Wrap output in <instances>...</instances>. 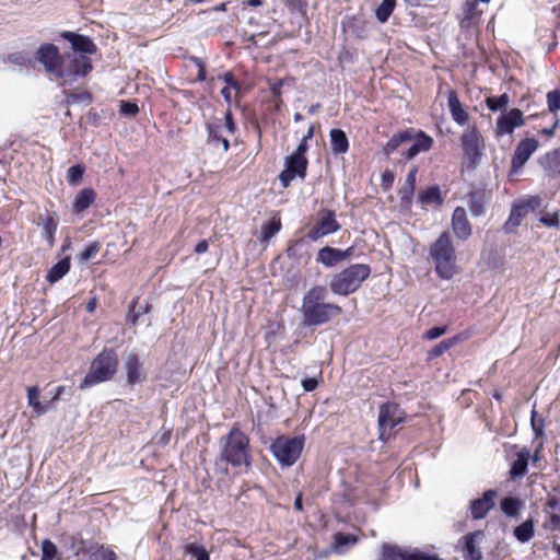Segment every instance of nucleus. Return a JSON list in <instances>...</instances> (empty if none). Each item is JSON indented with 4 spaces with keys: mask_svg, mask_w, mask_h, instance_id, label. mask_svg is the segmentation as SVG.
Segmentation results:
<instances>
[{
    "mask_svg": "<svg viewBox=\"0 0 560 560\" xmlns=\"http://www.w3.org/2000/svg\"><path fill=\"white\" fill-rule=\"evenodd\" d=\"M39 397V388L37 386H32L27 388V401L28 405L32 407L33 411L36 415H44L50 410V406L43 404L38 399Z\"/></svg>",
    "mask_w": 560,
    "mask_h": 560,
    "instance_id": "72a5a7b5",
    "label": "nucleus"
},
{
    "mask_svg": "<svg viewBox=\"0 0 560 560\" xmlns=\"http://www.w3.org/2000/svg\"><path fill=\"white\" fill-rule=\"evenodd\" d=\"M408 560H443L438 555L420 551L418 549H408Z\"/></svg>",
    "mask_w": 560,
    "mask_h": 560,
    "instance_id": "3c124183",
    "label": "nucleus"
},
{
    "mask_svg": "<svg viewBox=\"0 0 560 560\" xmlns=\"http://www.w3.org/2000/svg\"><path fill=\"white\" fill-rule=\"evenodd\" d=\"M460 144L464 155L468 161V166L476 167L480 162L485 150V142L481 133L476 127L467 128L460 136Z\"/></svg>",
    "mask_w": 560,
    "mask_h": 560,
    "instance_id": "1a4fd4ad",
    "label": "nucleus"
},
{
    "mask_svg": "<svg viewBox=\"0 0 560 560\" xmlns=\"http://www.w3.org/2000/svg\"><path fill=\"white\" fill-rule=\"evenodd\" d=\"M429 256L434 265V271L444 280H450L457 272L456 249L448 232H442L429 248Z\"/></svg>",
    "mask_w": 560,
    "mask_h": 560,
    "instance_id": "7ed1b4c3",
    "label": "nucleus"
},
{
    "mask_svg": "<svg viewBox=\"0 0 560 560\" xmlns=\"http://www.w3.org/2000/svg\"><path fill=\"white\" fill-rule=\"evenodd\" d=\"M92 97L91 94L86 91L82 92H71L67 96L68 104H77V103H85L89 104Z\"/></svg>",
    "mask_w": 560,
    "mask_h": 560,
    "instance_id": "603ef678",
    "label": "nucleus"
},
{
    "mask_svg": "<svg viewBox=\"0 0 560 560\" xmlns=\"http://www.w3.org/2000/svg\"><path fill=\"white\" fill-rule=\"evenodd\" d=\"M207 131H208V140L213 143H219V140H221V126L218 124H208L207 125Z\"/></svg>",
    "mask_w": 560,
    "mask_h": 560,
    "instance_id": "4d7b16f0",
    "label": "nucleus"
},
{
    "mask_svg": "<svg viewBox=\"0 0 560 560\" xmlns=\"http://www.w3.org/2000/svg\"><path fill=\"white\" fill-rule=\"evenodd\" d=\"M483 537L482 530H475L463 537L464 560H482V551L477 547L476 539Z\"/></svg>",
    "mask_w": 560,
    "mask_h": 560,
    "instance_id": "aec40b11",
    "label": "nucleus"
},
{
    "mask_svg": "<svg viewBox=\"0 0 560 560\" xmlns=\"http://www.w3.org/2000/svg\"><path fill=\"white\" fill-rule=\"evenodd\" d=\"M304 442V435H281L271 442L270 452L282 467H291L300 458Z\"/></svg>",
    "mask_w": 560,
    "mask_h": 560,
    "instance_id": "423d86ee",
    "label": "nucleus"
},
{
    "mask_svg": "<svg viewBox=\"0 0 560 560\" xmlns=\"http://www.w3.org/2000/svg\"><path fill=\"white\" fill-rule=\"evenodd\" d=\"M8 59L10 62L20 67H28L32 63L31 57L28 56V54L24 51H16L10 54Z\"/></svg>",
    "mask_w": 560,
    "mask_h": 560,
    "instance_id": "8fccbe9b",
    "label": "nucleus"
},
{
    "mask_svg": "<svg viewBox=\"0 0 560 560\" xmlns=\"http://www.w3.org/2000/svg\"><path fill=\"white\" fill-rule=\"evenodd\" d=\"M93 69L90 57L81 54L71 52L65 57L62 66V78H59L60 85L67 86L75 82L79 78L86 77Z\"/></svg>",
    "mask_w": 560,
    "mask_h": 560,
    "instance_id": "0eeeda50",
    "label": "nucleus"
},
{
    "mask_svg": "<svg viewBox=\"0 0 560 560\" xmlns=\"http://www.w3.org/2000/svg\"><path fill=\"white\" fill-rule=\"evenodd\" d=\"M396 0H382L375 9V18L380 23H386L396 8Z\"/></svg>",
    "mask_w": 560,
    "mask_h": 560,
    "instance_id": "f704fd0d",
    "label": "nucleus"
},
{
    "mask_svg": "<svg viewBox=\"0 0 560 560\" xmlns=\"http://www.w3.org/2000/svg\"><path fill=\"white\" fill-rule=\"evenodd\" d=\"M539 164L548 177H556L560 174V148L555 149L539 159Z\"/></svg>",
    "mask_w": 560,
    "mask_h": 560,
    "instance_id": "5701e85b",
    "label": "nucleus"
},
{
    "mask_svg": "<svg viewBox=\"0 0 560 560\" xmlns=\"http://www.w3.org/2000/svg\"><path fill=\"white\" fill-rule=\"evenodd\" d=\"M452 230L455 236L460 241H466L471 235V224L468 221L466 210L463 207H456L453 211Z\"/></svg>",
    "mask_w": 560,
    "mask_h": 560,
    "instance_id": "a211bd4d",
    "label": "nucleus"
},
{
    "mask_svg": "<svg viewBox=\"0 0 560 560\" xmlns=\"http://www.w3.org/2000/svg\"><path fill=\"white\" fill-rule=\"evenodd\" d=\"M522 502L520 499L514 497H505L501 500L502 512L510 517H515L520 514Z\"/></svg>",
    "mask_w": 560,
    "mask_h": 560,
    "instance_id": "c9c22d12",
    "label": "nucleus"
},
{
    "mask_svg": "<svg viewBox=\"0 0 560 560\" xmlns=\"http://www.w3.org/2000/svg\"><path fill=\"white\" fill-rule=\"evenodd\" d=\"M490 1L491 0H466L464 4L465 20L470 21L481 14V11L477 9L479 2L489 3Z\"/></svg>",
    "mask_w": 560,
    "mask_h": 560,
    "instance_id": "a18cd8bd",
    "label": "nucleus"
},
{
    "mask_svg": "<svg viewBox=\"0 0 560 560\" xmlns=\"http://www.w3.org/2000/svg\"><path fill=\"white\" fill-rule=\"evenodd\" d=\"M63 39L70 43L73 52L81 55H94L97 47L94 42L85 35L77 34L70 31H63L60 35Z\"/></svg>",
    "mask_w": 560,
    "mask_h": 560,
    "instance_id": "dca6fc26",
    "label": "nucleus"
},
{
    "mask_svg": "<svg viewBox=\"0 0 560 560\" xmlns=\"http://www.w3.org/2000/svg\"><path fill=\"white\" fill-rule=\"evenodd\" d=\"M96 198V194L92 188H84L78 192L73 201V211L82 213L85 211Z\"/></svg>",
    "mask_w": 560,
    "mask_h": 560,
    "instance_id": "c85d7f7f",
    "label": "nucleus"
},
{
    "mask_svg": "<svg viewBox=\"0 0 560 560\" xmlns=\"http://www.w3.org/2000/svg\"><path fill=\"white\" fill-rule=\"evenodd\" d=\"M190 60L194 62V65L198 69L197 80L200 82L206 81L207 74H206V63L205 61L199 57H191Z\"/></svg>",
    "mask_w": 560,
    "mask_h": 560,
    "instance_id": "bf43d9fd",
    "label": "nucleus"
},
{
    "mask_svg": "<svg viewBox=\"0 0 560 560\" xmlns=\"http://www.w3.org/2000/svg\"><path fill=\"white\" fill-rule=\"evenodd\" d=\"M340 229V224L336 220V214L332 210L324 209L318 214L316 224L308 231L307 238L316 242L319 238L332 234Z\"/></svg>",
    "mask_w": 560,
    "mask_h": 560,
    "instance_id": "f8f14e48",
    "label": "nucleus"
},
{
    "mask_svg": "<svg viewBox=\"0 0 560 560\" xmlns=\"http://www.w3.org/2000/svg\"><path fill=\"white\" fill-rule=\"evenodd\" d=\"M184 552L190 556L191 560H210L206 547L196 542L185 545Z\"/></svg>",
    "mask_w": 560,
    "mask_h": 560,
    "instance_id": "4c0bfd02",
    "label": "nucleus"
},
{
    "mask_svg": "<svg viewBox=\"0 0 560 560\" xmlns=\"http://www.w3.org/2000/svg\"><path fill=\"white\" fill-rule=\"evenodd\" d=\"M36 224L42 226V237L49 244V246H52L58 226V215L52 212L47 214L42 221H36Z\"/></svg>",
    "mask_w": 560,
    "mask_h": 560,
    "instance_id": "a878e982",
    "label": "nucleus"
},
{
    "mask_svg": "<svg viewBox=\"0 0 560 560\" xmlns=\"http://www.w3.org/2000/svg\"><path fill=\"white\" fill-rule=\"evenodd\" d=\"M97 559L98 560H117V556L113 550H110L108 548H104L102 546V547H100V550L97 553Z\"/></svg>",
    "mask_w": 560,
    "mask_h": 560,
    "instance_id": "680f3d73",
    "label": "nucleus"
},
{
    "mask_svg": "<svg viewBox=\"0 0 560 560\" xmlns=\"http://www.w3.org/2000/svg\"><path fill=\"white\" fill-rule=\"evenodd\" d=\"M413 139V129H406L399 131L387 141L385 147L383 148V152L386 156L393 154L401 143L411 141Z\"/></svg>",
    "mask_w": 560,
    "mask_h": 560,
    "instance_id": "bb28decb",
    "label": "nucleus"
},
{
    "mask_svg": "<svg viewBox=\"0 0 560 560\" xmlns=\"http://www.w3.org/2000/svg\"><path fill=\"white\" fill-rule=\"evenodd\" d=\"M530 427L533 429V432H534L536 439L541 438L544 435L545 419L541 417L538 418V415H537V411L535 410V408H533L532 415H530Z\"/></svg>",
    "mask_w": 560,
    "mask_h": 560,
    "instance_id": "49530a36",
    "label": "nucleus"
},
{
    "mask_svg": "<svg viewBox=\"0 0 560 560\" xmlns=\"http://www.w3.org/2000/svg\"><path fill=\"white\" fill-rule=\"evenodd\" d=\"M57 552H58L57 547L51 540H49V539L43 540V542H42V556L43 557L52 560L57 556Z\"/></svg>",
    "mask_w": 560,
    "mask_h": 560,
    "instance_id": "864d4df0",
    "label": "nucleus"
},
{
    "mask_svg": "<svg viewBox=\"0 0 560 560\" xmlns=\"http://www.w3.org/2000/svg\"><path fill=\"white\" fill-rule=\"evenodd\" d=\"M225 128L230 133H234L236 131V125L232 115V112L228 109L224 115Z\"/></svg>",
    "mask_w": 560,
    "mask_h": 560,
    "instance_id": "e2e57ef3",
    "label": "nucleus"
},
{
    "mask_svg": "<svg viewBox=\"0 0 560 560\" xmlns=\"http://www.w3.org/2000/svg\"><path fill=\"white\" fill-rule=\"evenodd\" d=\"M330 150L335 155H341L349 150V140L342 129L334 128L329 131Z\"/></svg>",
    "mask_w": 560,
    "mask_h": 560,
    "instance_id": "b1692460",
    "label": "nucleus"
},
{
    "mask_svg": "<svg viewBox=\"0 0 560 560\" xmlns=\"http://www.w3.org/2000/svg\"><path fill=\"white\" fill-rule=\"evenodd\" d=\"M408 549L395 545L384 544L377 560H408Z\"/></svg>",
    "mask_w": 560,
    "mask_h": 560,
    "instance_id": "2f4dec72",
    "label": "nucleus"
},
{
    "mask_svg": "<svg viewBox=\"0 0 560 560\" xmlns=\"http://www.w3.org/2000/svg\"><path fill=\"white\" fill-rule=\"evenodd\" d=\"M499 492L495 489L486 490L480 498L471 500L469 503V512L472 520H483L488 513L495 506V499Z\"/></svg>",
    "mask_w": 560,
    "mask_h": 560,
    "instance_id": "ddd939ff",
    "label": "nucleus"
},
{
    "mask_svg": "<svg viewBox=\"0 0 560 560\" xmlns=\"http://www.w3.org/2000/svg\"><path fill=\"white\" fill-rule=\"evenodd\" d=\"M223 81L226 83V85L229 88H232V89H235V90H238L240 89V84L238 82L236 81V79L234 78L233 73L232 72H226L224 75H223Z\"/></svg>",
    "mask_w": 560,
    "mask_h": 560,
    "instance_id": "69168bd1",
    "label": "nucleus"
},
{
    "mask_svg": "<svg viewBox=\"0 0 560 560\" xmlns=\"http://www.w3.org/2000/svg\"><path fill=\"white\" fill-rule=\"evenodd\" d=\"M468 208L472 217H480L486 212V194L482 190H474L468 195Z\"/></svg>",
    "mask_w": 560,
    "mask_h": 560,
    "instance_id": "cd10ccee",
    "label": "nucleus"
},
{
    "mask_svg": "<svg viewBox=\"0 0 560 560\" xmlns=\"http://www.w3.org/2000/svg\"><path fill=\"white\" fill-rule=\"evenodd\" d=\"M84 166L81 164L72 165L67 171V182L71 186H77L84 175Z\"/></svg>",
    "mask_w": 560,
    "mask_h": 560,
    "instance_id": "c03bdc74",
    "label": "nucleus"
},
{
    "mask_svg": "<svg viewBox=\"0 0 560 560\" xmlns=\"http://www.w3.org/2000/svg\"><path fill=\"white\" fill-rule=\"evenodd\" d=\"M377 422L380 440L386 442L394 435L393 430L402 422L398 406L393 402L383 404L380 407Z\"/></svg>",
    "mask_w": 560,
    "mask_h": 560,
    "instance_id": "9d476101",
    "label": "nucleus"
},
{
    "mask_svg": "<svg viewBox=\"0 0 560 560\" xmlns=\"http://www.w3.org/2000/svg\"><path fill=\"white\" fill-rule=\"evenodd\" d=\"M418 201L424 207L429 205L441 206L444 200L441 196L440 187L438 185H433L419 192Z\"/></svg>",
    "mask_w": 560,
    "mask_h": 560,
    "instance_id": "c756f323",
    "label": "nucleus"
},
{
    "mask_svg": "<svg viewBox=\"0 0 560 560\" xmlns=\"http://www.w3.org/2000/svg\"><path fill=\"white\" fill-rule=\"evenodd\" d=\"M352 248H347L345 250H341L339 248L325 246L322 249H319L317 254V262H320L325 267H334L338 262L346 260L351 256Z\"/></svg>",
    "mask_w": 560,
    "mask_h": 560,
    "instance_id": "6ab92c4d",
    "label": "nucleus"
},
{
    "mask_svg": "<svg viewBox=\"0 0 560 560\" xmlns=\"http://www.w3.org/2000/svg\"><path fill=\"white\" fill-rule=\"evenodd\" d=\"M100 250V244L97 242L91 243L80 254L81 261H88L95 257Z\"/></svg>",
    "mask_w": 560,
    "mask_h": 560,
    "instance_id": "5fc2aeb1",
    "label": "nucleus"
},
{
    "mask_svg": "<svg viewBox=\"0 0 560 560\" xmlns=\"http://www.w3.org/2000/svg\"><path fill=\"white\" fill-rule=\"evenodd\" d=\"M357 537L352 534L336 533L334 535V546L338 553H343L348 546H352L357 542Z\"/></svg>",
    "mask_w": 560,
    "mask_h": 560,
    "instance_id": "e433bc0d",
    "label": "nucleus"
},
{
    "mask_svg": "<svg viewBox=\"0 0 560 560\" xmlns=\"http://www.w3.org/2000/svg\"><path fill=\"white\" fill-rule=\"evenodd\" d=\"M124 371L127 376V384L133 386L142 383L145 380V373L143 372V365L139 360V357L130 352L125 358Z\"/></svg>",
    "mask_w": 560,
    "mask_h": 560,
    "instance_id": "f3484780",
    "label": "nucleus"
},
{
    "mask_svg": "<svg viewBox=\"0 0 560 560\" xmlns=\"http://www.w3.org/2000/svg\"><path fill=\"white\" fill-rule=\"evenodd\" d=\"M513 535L517 541L525 544L528 542L535 535V525L533 518H528L513 530Z\"/></svg>",
    "mask_w": 560,
    "mask_h": 560,
    "instance_id": "473e14b6",
    "label": "nucleus"
},
{
    "mask_svg": "<svg viewBox=\"0 0 560 560\" xmlns=\"http://www.w3.org/2000/svg\"><path fill=\"white\" fill-rule=\"evenodd\" d=\"M307 165L308 161L306 156H296L293 154L287 156L284 162V170L279 175V180L282 187H289L295 177L304 179L306 176Z\"/></svg>",
    "mask_w": 560,
    "mask_h": 560,
    "instance_id": "9b49d317",
    "label": "nucleus"
},
{
    "mask_svg": "<svg viewBox=\"0 0 560 560\" xmlns=\"http://www.w3.org/2000/svg\"><path fill=\"white\" fill-rule=\"evenodd\" d=\"M538 145L539 143L535 138H526L520 141L512 155L511 172L517 173L538 149Z\"/></svg>",
    "mask_w": 560,
    "mask_h": 560,
    "instance_id": "2eb2a0df",
    "label": "nucleus"
},
{
    "mask_svg": "<svg viewBox=\"0 0 560 560\" xmlns=\"http://www.w3.org/2000/svg\"><path fill=\"white\" fill-rule=\"evenodd\" d=\"M547 105L550 113L556 114L560 109V91L552 90L547 93Z\"/></svg>",
    "mask_w": 560,
    "mask_h": 560,
    "instance_id": "09e8293b",
    "label": "nucleus"
},
{
    "mask_svg": "<svg viewBox=\"0 0 560 560\" xmlns=\"http://www.w3.org/2000/svg\"><path fill=\"white\" fill-rule=\"evenodd\" d=\"M318 385V381L315 377H306L302 380V387L305 392H313Z\"/></svg>",
    "mask_w": 560,
    "mask_h": 560,
    "instance_id": "0e129e2a",
    "label": "nucleus"
},
{
    "mask_svg": "<svg viewBox=\"0 0 560 560\" xmlns=\"http://www.w3.org/2000/svg\"><path fill=\"white\" fill-rule=\"evenodd\" d=\"M447 105L452 119L459 126H464L468 121V113L463 108V105L454 90H451L447 95Z\"/></svg>",
    "mask_w": 560,
    "mask_h": 560,
    "instance_id": "4be33fe9",
    "label": "nucleus"
},
{
    "mask_svg": "<svg viewBox=\"0 0 560 560\" xmlns=\"http://www.w3.org/2000/svg\"><path fill=\"white\" fill-rule=\"evenodd\" d=\"M540 223L548 228H557L560 224V220L557 212L545 213L539 219Z\"/></svg>",
    "mask_w": 560,
    "mask_h": 560,
    "instance_id": "13d9d810",
    "label": "nucleus"
},
{
    "mask_svg": "<svg viewBox=\"0 0 560 560\" xmlns=\"http://www.w3.org/2000/svg\"><path fill=\"white\" fill-rule=\"evenodd\" d=\"M307 150H308L307 141L302 138L298 148L295 149V151L292 154L296 155V156H305V153L307 152Z\"/></svg>",
    "mask_w": 560,
    "mask_h": 560,
    "instance_id": "338daca9",
    "label": "nucleus"
},
{
    "mask_svg": "<svg viewBox=\"0 0 560 560\" xmlns=\"http://www.w3.org/2000/svg\"><path fill=\"white\" fill-rule=\"evenodd\" d=\"M446 332L445 326H434L425 332V338L429 340L438 339Z\"/></svg>",
    "mask_w": 560,
    "mask_h": 560,
    "instance_id": "052dcab7",
    "label": "nucleus"
},
{
    "mask_svg": "<svg viewBox=\"0 0 560 560\" xmlns=\"http://www.w3.org/2000/svg\"><path fill=\"white\" fill-rule=\"evenodd\" d=\"M35 59L44 67L46 73L55 80L59 81V78H62L65 57L56 45L50 43L42 44L35 52Z\"/></svg>",
    "mask_w": 560,
    "mask_h": 560,
    "instance_id": "6e6552de",
    "label": "nucleus"
},
{
    "mask_svg": "<svg viewBox=\"0 0 560 560\" xmlns=\"http://www.w3.org/2000/svg\"><path fill=\"white\" fill-rule=\"evenodd\" d=\"M530 452L528 448H522L517 454L515 460L511 464L509 477L511 480L523 478L527 474L528 462Z\"/></svg>",
    "mask_w": 560,
    "mask_h": 560,
    "instance_id": "412c9836",
    "label": "nucleus"
},
{
    "mask_svg": "<svg viewBox=\"0 0 560 560\" xmlns=\"http://www.w3.org/2000/svg\"><path fill=\"white\" fill-rule=\"evenodd\" d=\"M220 457L215 462L217 467L221 463H226L233 468L247 470L252 465V455L248 436L237 427H233L230 432L220 440Z\"/></svg>",
    "mask_w": 560,
    "mask_h": 560,
    "instance_id": "f03ea898",
    "label": "nucleus"
},
{
    "mask_svg": "<svg viewBox=\"0 0 560 560\" xmlns=\"http://www.w3.org/2000/svg\"><path fill=\"white\" fill-rule=\"evenodd\" d=\"M421 152H428L433 145V139L422 130H413V139L411 140Z\"/></svg>",
    "mask_w": 560,
    "mask_h": 560,
    "instance_id": "37998d69",
    "label": "nucleus"
},
{
    "mask_svg": "<svg viewBox=\"0 0 560 560\" xmlns=\"http://www.w3.org/2000/svg\"><path fill=\"white\" fill-rule=\"evenodd\" d=\"M326 298L327 289L324 285H314L303 295L300 312L304 327L323 326L341 315V306L325 302Z\"/></svg>",
    "mask_w": 560,
    "mask_h": 560,
    "instance_id": "f257e3e1",
    "label": "nucleus"
},
{
    "mask_svg": "<svg viewBox=\"0 0 560 560\" xmlns=\"http://www.w3.org/2000/svg\"><path fill=\"white\" fill-rule=\"evenodd\" d=\"M416 174L417 168L410 171L406 177L405 185L399 190L400 206L404 209H410L412 205L413 192L416 188Z\"/></svg>",
    "mask_w": 560,
    "mask_h": 560,
    "instance_id": "393cba45",
    "label": "nucleus"
},
{
    "mask_svg": "<svg viewBox=\"0 0 560 560\" xmlns=\"http://www.w3.org/2000/svg\"><path fill=\"white\" fill-rule=\"evenodd\" d=\"M525 215L523 210L515 203L510 212L509 219L504 224V231L511 233L516 226L521 224L522 218Z\"/></svg>",
    "mask_w": 560,
    "mask_h": 560,
    "instance_id": "ea45409f",
    "label": "nucleus"
},
{
    "mask_svg": "<svg viewBox=\"0 0 560 560\" xmlns=\"http://www.w3.org/2000/svg\"><path fill=\"white\" fill-rule=\"evenodd\" d=\"M394 179H395V176H394V173L392 171H385L383 174H382V184L386 187H389L393 185L394 183Z\"/></svg>",
    "mask_w": 560,
    "mask_h": 560,
    "instance_id": "774afa93",
    "label": "nucleus"
},
{
    "mask_svg": "<svg viewBox=\"0 0 560 560\" xmlns=\"http://www.w3.org/2000/svg\"><path fill=\"white\" fill-rule=\"evenodd\" d=\"M281 230V222L280 220H272L267 223H265L261 226V233L259 236V240L261 242H268L270 238H272L279 231Z\"/></svg>",
    "mask_w": 560,
    "mask_h": 560,
    "instance_id": "79ce46f5",
    "label": "nucleus"
},
{
    "mask_svg": "<svg viewBox=\"0 0 560 560\" xmlns=\"http://www.w3.org/2000/svg\"><path fill=\"white\" fill-rule=\"evenodd\" d=\"M459 340V338L456 336V337H452V338H447V339H444L442 340L441 342H439L438 345H435L428 353V359L429 360H432V359H435V358H439L441 357L444 352H446L447 350H450L453 346H455L457 343V341Z\"/></svg>",
    "mask_w": 560,
    "mask_h": 560,
    "instance_id": "58836bf2",
    "label": "nucleus"
},
{
    "mask_svg": "<svg viewBox=\"0 0 560 560\" xmlns=\"http://www.w3.org/2000/svg\"><path fill=\"white\" fill-rule=\"evenodd\" d=\"M120 114L127 117H132L139 112V107L136 103L130 101L120 102Z\"/></svg>",
    "mask_w": 560,
    "mask_h": 560,
    "instance_id": "6e6d98bb",
    "label": "nucleus"
},
{
    "mask_svg": "<svg viewBox=\"0 0 560 560\" xmlns=\"http://www.w3.org/2000/svg\"><path fill=\"white\" fill-rule=\"evenodd\" d=\"M118 368V358L114 349H104L92 361L89 372L80 387L88 388L96 384L109 381L114 377Z\"/></svg>",
    "mask_w": 560,
    "mask_h": 560,
    "instance_id": "39448f33",
    "label": "nucleus"
},
{
    "mask_svg": "<svg viewBox=\"0 0 560 560\" xmlns=\"http://www.w3.org/2000/svg\"><path fill=\"white\" fill-rule=\"evenodd\" d=\"M70 270V257L67 256L55 264L47 272L46 280L49 283H56L62 279Z\"/></svg>",
    "mask_w": 560,
    "mask_h": 560,
    "instance_id": "7c9ffc66",
    "label": "nucleus"
},
{
    "mask_svg": "<svg viewBox=\"0 0 560 560\" xmlns=\"http://www.w3.org/2000/svg\"><path fill=\"white\" fill-rule=\"evenodd\" d=\"M510 103V96L506 93L500 96H489L486 98V105L491 112L504 109Z\"/></svg>",
    "mask_w": 560,
    "mask_h": 560,
    "instance_id": "a19ab883",
    "label": "nucleus"
},
{
    "mask_svg": "<svg viewBox=\"0 0 560 560\" xmlns=\"http://www.w3.org/2000/svg\"><path fill=\"white\" fill-rule=\"evenodd\" d=\"M540 203H541V200L538 196H530L526 199L518 201L516 205L526 214L529 211H534L536 208H538L540 206Z\"/></svg>",
    "mask_w": 560,
    "mask_h": 560,
    "instance_id": "de8ad7c7",
    "label": "nucleus"
},
{
    "mask_svg": "<svg viewBox=\"0 0 560 560\" xmlns=\"http://www.w3.org/2000/svg\"><path fill=\"white\" fill-rule=\"evenodd\" d=\"M370 275L371 267L369 265L353 264L330 278L329 290L334 294L347 296L358 291Z\"/></svg>",
    "mask_w": 560,
    "mask_h": 560,
    "instance_id": "20e7f679",
    "label": "nucleus"
},
{
    "mask_svg": "<svg viewBox=\"0 0 560 560\" xmlns=\"http://www.w3.org/2000/svg\"><path fill=\"white\" fill-rule=\"evenodd\" d=\"M525 125L523 112L518 108H512L498 117L495 124V135L502 137L512 135L515 128Z\"/></svg>",
    "mask_w": 560,
    "mask_h": 560,
    "instance_id": "4468645a",
    "label": "nucleus"
}]
</instances>
